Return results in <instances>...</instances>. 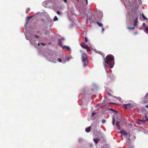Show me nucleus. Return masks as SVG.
<instances>
[{
    "label": "nucleus",
    "mask_w": 148,
    "mask_h": 148,
    "mask_svg": "<svg viewBox=\"0 0 148 148\" xmlns=\"http://www.w3.org/2000/svg\"><path fill=\"white\" fill-rule=\"evenodd\" d=\"M82 59L84 66L85 67L88 64V62L87 60L86 56L85 54L84 53L82 55Z\"/></svg>",
    "instance_id": "7ed1b4c3"
},
{
    "label": "nucleus",
    "mask_w": 148,
    "mask_h": 148,
    "mask_svg": "<svg viewBox=\"0 0 148 148\" xmlns=\"http://www.w3.org/2000/svg\"><path fill=\"white\" fill-rule=\"evenodd\" d=\"M124 3L125 6L127 8H130V6L131 5V3L129 0H122Z\"/></svg>",
    "instance_id": "39448f33"
},
{
    "label": "nucleus",
    "mask_w": 148,
    "mask_h": 148,
    "mask_svg": "<svg viewBox=\"0 0 148 148\" xmlns=\"http://www.w3.org/2000/svg\"><path fill=\"white\" fill-rule=\"evenodd\" d=\"M86 1V4L87 5L88 4V0H85Z\"/></svg>",
    "instance_id": "e433bc0d"
},
{
    "label": "nucleus",
    "mask_w": 148,
    "mask_h": 148,
    "mask_svg": "<svg viewBox=\"0 0 148 148\" xmlns=\"http://www.w3.org/2000/svg\"><path fill=\"white\" fill-rule=\"evenodd\" d=\"M64 38L61 37L60 38V41H59L58 42V45H59L60 47H61V45H62V44H61V42L62 41H64Z\"/></svg>",
    "instance_id": "9b49d317"
},
{
    "label": "nucleus",
    "mask_w": 148,
    "mask_h": 148,
    "mask_svg": "<svg viewBox=\"0 0 148 148\" xmlns=\"http://www.w3.org/2000/svg\"><path fill=\"white\" fill-rule=\"evenodd\" d=\"M142 16L144 20H147V18L144 15L143 13H142Z\"/></svg>",
    "instance_id": "aec40b11"
},
{
    "label": "nucleus",
    "mask_w": 148,
    "mask_h": 148,
    "mask_svg": "<svg viewBox=\"0 0 148 148\" xmlns=\"http://www.w3.org/2000/svg\"><path fill=\"white\" fill-rule=\"evenodd\" d=\"M114 64V56L111 54L108 55L106 56V59H104L103 65L105 69L106 70L107 67H110L111 68H112Z\"/></svg>",
    "instance_id": "f03ea898"
},
{
    "label": "nucleus",
    "mask_w": 148,
    "mask_h": 148,
    "mask_svg": "<svg viewBox=\"0 0 148 148\" xmlns=\"http://www.w3.org/2000/svg\"><path fill=\"white\" fill-rule=\"evenodd\" d=\"M57 13L58 15H60V12L59 11H57Z\"/></svg>",
    "instance_id": "72a5a7b5"
},
{
    "label": "nucleus",
    "mask_w": 148,
    "mask_h": 148,
    "mask_svg": "<svg viewBox=\"0 0 148 148\" xmlns=\"http://www.w3.org/2000/svg\"><path fill=\"white\" fill-rule=\"evenodd\" d=\"M128 148H134L133 147H131V148H130V147H129Z\"/></svg>",
    "instance_id": "49530a36"
},
{
    "label": "nucleus",
    "mask_w": 148,
    "mask_h": 148,
    "mask_svg": "<svg viewBox=\"0 0 148 148\" xmlns=\"http://www.w3.org/2000/svg\"><path fill=\"white\" fill-rule=\"evenodd\" d=\"M145 120H143L140 119L138 120L137 122V123L140 125L143 124L145 123Z\"/></svg>",
    "instance_id": "9d476101"
},
{
    "label": "nucleus",
    "mask_w": 148,
    "mask_h": 148,
    "mask_svg": "<svg viewBox=\"0 0 148 148\" xmlns=\"http://www.w3.org/2000/svg\"><path fill=\"white\" fill-rule=\"evenodd\" d=\"M82 139H79V142H80L81 141V140Z\"/></svg>",
    "instance_id": "79ce46f5"
},
{
    "label": "nucleus",
    "mask_w": 148,
    "mask_h": 148,
    "mask_svg": "<svg viewBox=\"0 0 148 148\" xmlns=\"http://www.w3.org/2000/svg\"><path fill=\"white\" fill-rule=\"evenodd\" d=\"M93 85H94L95 86H96V85L95 84H93Z\"/></svg>",
    "instance_id": "37998d69"
},
{
    "label": "nucleus",
    "mask_w": 148,
    "mask_h": 148,
    "mask_svg": "<svg viewBox=\"0 0 148 148\" xmlns=\"http://www.w3.org/2000/svg\"><path fill=\"white\" fill-rule=\"evenodd\" d=\"M32 16H30V17H27V19L26 20L27 21H29V19L31 18H32Z\"/></svg>",
    "instance_id": "a878e982"
},
{
    "label": "nucleus",
    "mask_w": 148,
    "mask_h": 148,
    "mask_svg": "<svg viewBox=\"0 0 148 148\" xmlns=\"http://www.w3.org/2000/svg\"><path fill=\"white\" fill-rule=\"evenodd\" d=\"M106 122V120L104 119H103L102 120V123H105Z\"/></svg>",
    "instance_id": "c85d7f7f"
},
{
    "label": "nucleus",
    "mask_w": 148,
    "mask_h": 148,
    "mask_svg": "<svg viewBox=\"0 0 148 148\" xmlns=\"http://www.w3.org/2000/svg\"><path fill=\"white\" fill-rule=\"evenodd\" d=\"M148 103V92L144 97L142 99V103Z\"/></svg>",
    "instance_id": "423d86ee"
},
{
    "label": "nucleus",
    "mask_w": 148,
    "mask_h": 148,
    "mask_svg": "<svg viewBox=\"0 0 148 148\" xmlns=\"http://www.w3.org/2000/svg\"><path fill=\"white\" fill-rule=\"evenodd\" d=\"M27 22L25 25V26L27 27Z\"/></svg>",
    "instance_id": "58836bf2"
},
{
    "label": "nucleus",
    "mask_w": 148,
    "mask_h": 148,
    "mask_svg": "<svg viewBox=\"0 0 148 148\" xmlns=\"http://www.w3.org/2000/svg\"><path fill=\"white\" fill-rule=\"evenodd\" d=\"M80 45L82 48L86 49L88 51H90V49L89 47L86 45L84 43H81Z\"/></svg>",
    "instance_id": "1a4fd4ad"
},
{
    "label": "nucleus",
    "mask_w": 148,
    "mask_h": 148,
    "mask_svg": "<svg viewBox=\"0 0 148 148\" xmlns=\"http://www.w3.org/2000/svg\"><path fill=\"white\" fill-rule=\"evenodd\" d=\"M90 127H89L88 128H86L85 131L87 132H90Z\"/></svg>",
    "instance_id": "2eb2a0df"
},
{
    "label": "nucleus",
    "mask_w": 148,
    "mask_h": 148,
    "mask_svg": "<svg viewBox=\"0 0 148 148\" xmlns=\"http://www.w3.org/2000/svg\"><path fill=\"white\" fill-rule=\"evenodd\" d=\"M137 34V32H135V33H134V34L135 35H136V34Z\"/></svg>",
    "instance_id": "a19ab883"
},
{
    "label": "nucleus",
    "mask_w": 148,
    "mask_h": 148,
    "mask_svg": "<svg viewBox=\"0 0 148 148\" xmlns=\"http://www.w3.org/2000/svg\"><path fill=\"white\" fill-rule=\"evenodd\" d=\"M127 28L130 29H131L132 30L134 29V27H127Z\"/></svg>",
    "instance_id": "bb28decb"
},
{
    "label": "nucleus",
    "mask_w": 148,
    "mask_h": 148,
    "mask_svg": "<svg viewBox=\"0 0 148 148\" xmlns=\"http://www.w3.org/2000/svg\"><path fill=\"white\" fill-rule=\"evenodd\" d=\"M77 0L78 1H79V0Z\"/></svg>",
    "instance_id": "de8ad7c7"
},
{
    "label": "nucleus",
    "mask_w": 148,
    "mask_h": 148,
    "mask_svg": "<svg viewBox=\"0 0 148 148\" xmlns=\"http://www.w3.org/2000/svg\"><path fill=\"white\" fill-rule=\"evenodd\" d=\"M85 42H88V38H87V37H85Z\"/></svg>",
    "instance_id": "393cba45"
},
{
    "label": "nucleus",
    "mask_w": 148,
    "mask_h": 148,
    "mask_svg": "<svg viewBox=\"0 0 148 148\" xmlns=\"http://www.w3.org/2000/svg\"><path fill=\"white\" fill-rule=\"evenodd\" d=\"M88 45L89 46L91 47H92V45L91 44H90L89 42L88 43Z\"/></svg>",
    "instance_id": "7c9ffc66"
},
{
    "label": "nucleus",
    "mask_w": 148,
    "mask_h": 148,
    "mask_svg": "<svg viewBox=\"0 0 148 148\" xmlns=\"http://www.w3.org/2000/svg\"><path fill=\"white\" fill-rule=\"evenodd\" d=\"M102 28V32H103L104 31V29L103 28V27Z\"/></svg>",
    "instance_id": "f704fd0d"
},
{
    "label": "nucleus",
    "mask_w": 148,
    "mask_h": 148,
    "mask_svg": "<svg viewBox=\"0 0 148 148\" xmlns=\"http://www.w3.org/2000/svg\"><path fill=\"white\" fill-rule=\"evenodd\" d=\"M100 15H99L100 18L102 17L103 16V13L101 12H99Z\"/></svg>",
    "instance_id": "4be33fe9"
},
{
    "label": "nucleus",
    "mask_w": 148,
    "mask_h": 148,
    "mask_svg": "<svg viewBox=\"0 0 148 148\" xmlns=\"http://www.w3.org/2000/svg\"><path fill=\"white\" fill-rule=\"evenodd\" d=\"M63 1L65 3H66L67 2V1L66 0H63Z\"/></svg>",
    "instance_id": "c9c22d12"
},
{
    "label": "nucleus",
    "mask_w": 148,
    "mask_h": 148,
    "mask_svg": "<svg viewBox=\"0 0 148 148\" xmlns=\"http://www.w3.org/2000/svg\"><path fill=\"white\" fill-rule=\"evenodd\" d=\"M95 51L97 53L100 54H101V55H102L103 56V53L102 52H101V51H97V50H96L95 49Z\"/></svg>",
    "instance_id": "dca6fc26"
},
{
    "label": "nucleus",
    "mask_w": 148,
    "mask_h": 148,
    "mask_svg": "<svg viewBox=\"0 0 148 148\" xmlns=\"http://www.w3.org/2000/svg\"><path fill=\"white\" fill-rule=\"evenodd\" d=\"M144 32L147 33L148 34V25H147L144 30Z\"/></svg>",
    "instance_id": "4468645a"
},
{
    "label": "nucleus",
    "mask_w": 148,
    "mask_h": 148,
    "mask_svg": "<svg viewBox=\"0 0 148 148\" xmlns=\"http://www.w3.org/2000/svg\"><path fill=\"white\" fill-rule=\"evenodd\" d=\"M40 44L41 45H43V46L45 45V44L44 43H40Z\"/></svg>",
    "instance_id": "473e14b6"
},
{
    "label": "nucleus",
    "mask_w": 148,
    "mask_h": 148,
    "mask_svg": "<svg viewBox=\"0 0 148 148\" xmlns=\"http://www.w3.org/2000/svg\"><path fill=\"white\" fill-rule=\"evenodd\" d=\"M146 119L148 121V113H147L145 114Z\"/></svg>",
    "instance_id": "412c9836"
},
{
    "label": "nucleus",
    "mask_w": 148,
    "mask_h": 148,
    "mask_svg": "<svg viewBox=\"0 0 148 148\" xmlns=\"http://www.w3.org/2000/svg\"><path fill=\"white\" fill-rule=\"evenodd\" d=\"M58 18L56 16H55L54 18H53V21H58Z\"/></svg>",
    "instance_id": "6ab92c4d"
},
{
    "label": "nucleus",
    "mask_w": 148,
    "mask_h": 148,
    "mask_svg": "<svg viewBox=\"0 0 148 148\" xmlns=\"http://www.w3.org/2000/svg\"><path fill=\"white\" fill-rule=\"evenodd\" d=\"M147 25H148V21L147 22Z\"/></svg>",
    "instance_id": "c03bdc74"
},
{
    "label": "nucleus",
    "mask_w": 148,
    "mask_h": 148,
    "mask_svg": "<svg viewBox=\"0 0 148 148\" xmlns=\"http://www.w3.org/2000/svg\"><path fill=\"white\" fill-rule=\"evenodd\" d=\"M145 107L147 109H148V105H147L145 106Z\"/></svg>",
    "instance_id": "ea45409f"
},
{
    "label": "nucleus",
    "mask_w": 148,
    "mask_h": 148,
    "mask_svg": "<svg viewBox=\"0 0 148 148\" xmlns=\"http://www.w3.org/2000/svg\"><path fill=\"white\" fill-rule=\"evenodd\" d=\"M122 107L124 109H129L133 108V106L130 103H127L123 105Z\"/></svg>",
    "instance_id": "0eeeda50"
},
{
    "label": "nucleus",
    "mask_w": 148,
    "mask_h": 148,
    "mask_svg": "<svg viewBox=\"0 0 148 148\" xmlns=\"http://www.w3.org/2000/svg\"><path fill=\"white\" fill-rule=\"evenodd\" d=\"M108 94L109 95H110L109 94Z\"/></svg>",
    "instance_id": "09e8293b"
},
{
    "label": "nucleus",
    "mask_w": 148,
    "mask_h": 148,
    "mask_svg": "<svg viewBox=\"0 0 148 148\" xmlns=\"http://www.w3.org/2000/svg\"><path fill=\"white\" fill-rule=\"evenodd\" d=\"M115 121V119L114 117H113L112 119V124L113 125H114Z\"/></svg>",
    "instance_id": "5701e85b"
},
{
    "label": "nucleus",
    "mask_w": 148,
    "mask_h": 148,
    "mask_svg": "<svg viewBox=\"0 0 148 148\" xmlns=\"http://www.w3.org/2000/svg\"><path fill=\"white\" fill-rule=\"evenodd\" d=\"M62 48L63 49H65L66 51H69L70 50V49L69 47L66 46L63 47Z\"/></svg>",
    "instance_id": "f8f14e48"
},
{
    "label": "nucleus",
    "mask_w": 148,
    "mask_h": 148,
    "mask_svg": "<svg viewBox=\"0 0 148 148\" xmlns=\"http://www.w3.org/2000/svg\"><path fill=\"white\" fill-rule=\"evenodd\" d=\"M117 99H118L120 101H121V102L122 101L121 99V98H120V97H117Z\"/></svg>",
    "instance_id": "cd10ccee"
},
{
    "label": "nucleus",
    "mask_w": 148,
    "mask_h": 148,
    "mask_svg": "<svg viewBox=\"0 0 148 148\" xmlns=\"http://www.w3.org/2000/svg\"><path fill=\"white\" fill-rule=\"evenodd\" d=\"M80 52H82V51L81 50H80Z\"/></svg>",
    "instance_id": "a18cd8bd"
},
{
    "label": "nucleus",
    "mask_w": 148,
    "mask_h": 148,
    "mask_svg": "<svg viewBox=\"0 0 148 148\" xmlns=\"http://www.w3.org/2000/svg\"><path fill=\"white\" fill-rule=\"evenodd\" d=\"M35 37H36L37 38H38V36H37V35H35L34 36H32V38H33V39H34Z\"/></svg>",
    "instance_id": "c756f323"
},
{
    "label": "nucleus",
    "mask_w": 148,
    "mask_h": 148,
    "mask_svg": "<svg viewBox=\"0 0 148 148\" xmlns=\"http://www.w3.org/2000/svg\"><path fill=\"white\" fill-rule=\"evenodd\" d=\"M119 123H120L118 121H117L116 122V125L117 126L119 127Z\"/></svg>",
    "instance_id": "b1692460"
},
{
    "label": "nucleus",
    "mask_w": 148,
    "mask_h": 148,
    "mask_svg": "<svg viewBox=\"0 0 148 148\" xmlns=\"http://www.w3.org/2000/svg\"><path fill=\"white\" fill-rule=\"evenodd\" d=\"M145 23H143V26H145Z\"/></svg>",
    "instance_id": "4c0bfd02"
},
{
    "label": "nucleus",
    "mask_w": 148,
    "mask_h": 148,
    "mask_svg": "<svg viewBox=\"0 0 148 148\" xmlns=\"http://www.w3.org/2000/svg\"><path fill=\"white\" fill-rule=\"evenodd\" d=\"M96 114L95 113H94V112H93L92 113V114H91V116H93L95 114Z\"/></svg>",
    "instance_id": "2f4dec72"
},
{
    "label": "nucleus",
    "mask_w": 148,
    "mask_h": 148,
    "mask_svg": "<svg viewBox=\"0 0 148 148\" xmlns=\"http://www.w3.org/2000/svg\"><path fill=\"white\" fill-rule=\"evenodd\" d=\"M99 140L97 138H95L94 139V142L95 143V144H96L97 143L98 141Z\"/></svg>",
    "instance_id": "a211bd4d"
},
{
    "label": "nucleus",
    "mask_w": 148,
    "mask_h": 148,
    "mask_svg": "<svg viewBox=\"0 0 148 148\" xmlns=\"http://www.w3.org/2000/svg\"><path fill=\"white\" fill-rule=\"evenodd\" d=\"M97 23L99 27H103V25L101 23H99L98 22H97Z\"/></svg>",
    "instance_id": "f3484780"
},
{
    "label": "nucleus",
    "mask_w": 148,
    "mask_h": 148,
    "mask_svg": "<svg viewBox=\"0 0 148 148\" xmlns=\"http://www.w3.org/2000/svg\"><path fill=\"white\" fill-rule=\"evenodd\" d=\"M138 23V18L136 17L134 20V25L135 26H136Z\"/></svg>",
    "instance_id": "ddd939ff"
},
{
    "label": "nucleus",
    "mask_w": 148,
    "mask_h": 148,
    "mask_svg": "<svg viewBox=\"0 0 148 148\" xmlns=\"http://www.w3.org/2000/svg\"><path fill=\"white\" fill-rule=\"evenodd\" d=\"M120 133L122 135L124 136L126 138H127L128 136L130 137V134L129 133H127L124 130H121L120 131Z\"/></svg>",
    "instance_id": "6e6552de"
},
{
    "label": "nucleus",
    "mask_w": 148,
    "mask_h": 148,
    "mask_svg": "<svg viewBox=\"0 0 148 148\" xmlns=\"http://www.w3.org/2000/svg\"><path fill=\"white\" fill-rule=\"evenodd\" d=\"M53 56L54 55L53 54H48L45 57L49 61L55 63L59 62L63 64L65 63L66 61L69 62L72 58L71 55L66 56L65 57V60H62L60 59L57 58L56 56H55L53 58H52Z\"/></svg>",
    "instance_id": "f257e3e1"
},
{
    "label": "nucleus",
    "mask_w": 148,
    "mask_h": 148,
    "mask_svg": "<svg viewBox=\"0 0 148 148\" xmlns=\"http://www.w3.org/2000/svg\"><path fill=\"white\" fill-rule=\"evenodd\" d=\"M25 36H26V39L27 40H29L30 42L31 43V44L33 45L35 47H36L38 46H39L40 45V43L39 42H36L34 43L33 42V40H32V39H29L28 38V37L27 36V34L25 33Z\"/></svg>",
    "instance_id": "20e7f679"
}]
</instances>
